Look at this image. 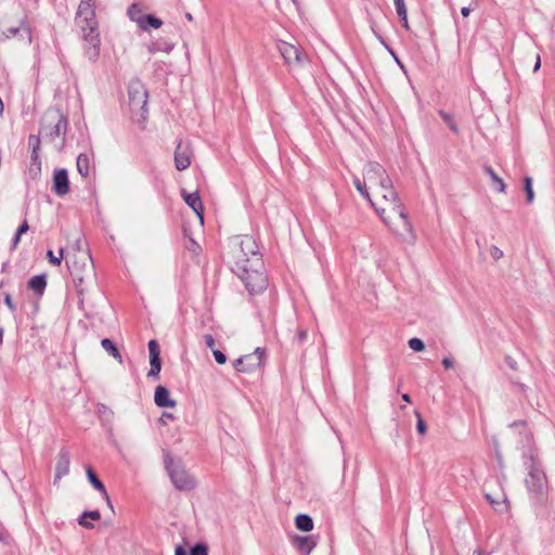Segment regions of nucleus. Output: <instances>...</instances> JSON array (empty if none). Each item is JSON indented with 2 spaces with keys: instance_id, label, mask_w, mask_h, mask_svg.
<instances>
[{
  "instance_id": "obj_1",
  "label": "nucleus",
  "mask_w": 555,
  "mask_h": 555,
  "mask_svg": "<svg viewBox=\"0 0 555 555\" xmlns=\"http://www.w3.org/2000/svg\"><path fill=\"white\" fill-rule=\"evenodd\" d=\"M363 178L353 177V184L365 197L383 222L398 236L414 238L409 214L393 189L392 181L384 167L369 162L363 167Z\"/></svg>"
},
{
  "instance_id": "obj_2",
  "label": "nucleus",
  "mask_w": 555,
  "mask_h": 555,
  "mask_svg": "<svg viewBox=\"0 0 555 555\" xmlns=\"http://www.w3.org/2000/svg\"><path fill=\"white\" fill-rule=\"evenodd\" d=\"M94 8V0H80L76 13V23L81 29L85 41V55L91 62H95L98 60L101 46Z\"/></svg>"
},
{
  "instance_id": "obj_3",
  "label": "nucleus",
  "mask_w": 555,
  "mask_h": 555,
  "mask_svg": "<svg viewBox=\"0 0 555 555\" xmlns=\"http://www.w3.org/2000/svg\"><path fill=\"white\" fill-rule=\"evenodd\" d=\"M230 248L232 271L242 270L248 266L262 267L258 245L251 236L245 235L234 238Z\"/></svg>"
},
{
  "instance_id": "obj_4",
  "label": "nucleus",
  "mask_w": 555,
  "mask_h": 555,
  "mask_svg": "<svg viewBox=\"0 0 555 555\" xmlns=\"http://www.w3.org/2000/svg\"><path fill=\"white\" fill-rule=\"evenodd\" d=\"M66 266L73 276L78 294L81 296L85 292L83 284L91 281L94 276V267L91 255L88 250H79L73 255L66 256Z\"/></svg>"
},
{
  "instance_id": "obj_5",
  "label": "nucleus",
  "mask_w": 555,
  "mask_h": 555,
  "mask_svg": "<svg viewBox=\"0 0 555 555\" xmlns=\"http://www.w3.org/2000/svg\"><path fill=\"white\" fill-rule=\"evenodd\" d=\"M67 119L57 108H49L41 118L40 134L54 141L65 134Z\"/></svg>"
},
{
  "instance_id": "obj_6",
  "label": "nucleus",
  "mask_w": 555,
  "mask_h": 555,
  "mask_svg": "<svg viewBox=\"0 0 555 555\" xmlns=\"http://www.w3.org/2000/svg\"><path fill=\"white\" fill-rule=\"evenodd\" d=\"M233 272L242 280L250 294H258L267 288L268 279L263 272V266H248L242 270H234Z\"/></svg>"
},
{
  "instance_id": "obj_7",
  "label": "nucleus",
  "mask_w": 555,
  "mask_h": 555,
  "mask_svg": "<svg viewBox=\"0 0 555 555\" xmlns=\"http://www.w3.org/2000/svg\"><path fill=\"white\" fill-rule=\"evenodd\" d=\"M525 464L528 469V477L526 478L527 488L535 493L543 492L547 481L538 457L533 453H530L526 457Z\"/></svg>"
},
{
  "instance_id": "obj_8",
  "label": "nucleus",
  "mask_w": 555,
  "mask_h": 555,
  "mask_svg": "<svg viewBox=\"0 0 555 555\" xmlns=\"http://www.w3.org/2000/svg\"><path fill=\"white\" fill-rule=\"evenodd\" d=\"M166 466L170 479L178 490L190 491L195 488V479L185 470L181 464L170 461Z\"/></svg>"
},
{
  "instance_id": "obj_9",
  "label": "nucleus",
  "mask_w": 555,
  "mask_h": 555,
  "mask_svg": "<svg viewBox=\"0 0 555 555\" xmlns=\"http://www.w3.org/2000/svg\"><path fill=\"white\" fill-rule=\"evenodd\" d=\"M129 105L133 112H142V117L145 118L147 112V90L140 80H133L128 87Z\"/></svg>"
},
{
  "instance_id": "obj_10",
  "label": "nucleus",
  "mask_w": 555,
  "mask_h": 555,
  "mask_svg": "<svg viewBox=\"0 0 555 555\" xmlns=\"http://www.w3.org/2000/svg\"><path fill=\"white\" fill-rule=\"evenodd\" d=\"M278 49L289 67H301L307 62L306 53L292 43L281 41L278 44Z\"/></svg>"
},
{
  "instance_id": "obj_11",
  "label": "nucleus",
  "mask_w": 555,
  "mask_h": 555,
  "mask_svg": "<svg viewBox=\"0 0 555 555\" xmlns=\"http://www.w3.org/2000/svg\"><path fill=\"white\" fill-rule=\"evenodd\" d=\"M263 356V349L258 347L253 353H248L236 359L233 363L234 369L240 373L254 372L262 365Z\"/></svg>"
},
{
  "instance_id": "obj_12",
  "label": "nucleus",
  "mask_w": 555,
  "mask_h": 555,
  "mask_svg": "<svg viewBox=\"0 0 555 555\" xmlns=\"http://www.w3.org/2000/svg\"><path fill=\"white\" fill-rule=\"evenodd\" d=\"M52 190L57 196H64L69 192V179L66 169L54 170Z\"/></svg>"
},
{
  "instance_id": "obj_13",
  "label": "nucleus",
  "mask_w": 555,
  "mask_h": 555,
  "mask_svg": "<svg viewBox=\"0 0 555 555\" xmlns=\"http://www.w3.org/2000/svg\"><path fill=\"white\" fill-rule=\"evenodd\" d=\"M149 353L151 370L147 373V376L158 378L159 372L162 370L160 350L157 341L154 339L149 341Z\"/></svg>"
},
{
  "instance_id": "obj_14",
  "label": "nucleus",
  "mask_w": 555,
  "mask_h": 555,
  "mask_svg": "<svg viewBox=\"0 0 555 555\" xmlns=\"http://www.w3.org/2000/svg\"><path fill=\"white\" fill-rule=\"evenodd\" d=\"M70 466V454L69 451L65 448L61 449L55 465V476L54 481L62 479L64 476L69 474Z\"/></svg>"
},
{
  "instance_id": "obj_15",
  "label": "nucleus",
  "mask_w": 555,
  "mask_h": 555,
  "mask_svg": "<svg viewBox=\"0 0 555 555\" xmlns=\"http://www.w3.org/2000/svg\"><path fill=\"white\" fill-rule=\"evenodd\" d=\"M191 165V151L189 145L179 142L175 151V166L178 170H184Z\"/></svg>"
},
{
  "instance_id": "obj_16",
  "label": "nucleus",
  "mask_w": 555,
  "mask_h": 555,
  "mask_svg": "<svg viewBox=\"0 0 555 555\" xmlns=\"http://www.w3.org/2000/svg\"><path fill=\"white\" fill-rule=\"evenodd\" d=\"M181 196L183 197L184 202L188 204L189 207L192 208V210L196 214V216L199 218L201 223H204V207L202 199L197 192L194 193H188L185 190L181 191Z\"/></svg>"
},
{
  "instance_id": "obj_17",
  "label": "nucleus",
  "mask_w": 555,
  "mask_h": 555,
  "mask_svg": "<svg viewBox=\"0 0 555 555\" xmlns=\"http://www.w3.org/2000/svg\"><path fill=\"white\" fill-rule=\"evenodd\" d=\"M154 401L159 408H173L176 401L170 398L168 389L164 386H157L155 389Z\"/></svg>"
},
{
  "instance_id": "obj_18",
  "label": "nucleus",
  "mask_w": 555,
  "mask_h": 555,
  "mask_svg": "<svg viewBox=\"0 0 555 555\" xmlns=\"http://www.w3.org/2000/svg\"><path fill=\"white\" fill-rule=\"evenodd\" d=\"M76 166L79 175L87 178L93 170L92 157L87 153H81L77 156Z\"/></svg>"
},
{
  "instance_id": "obj_19",
  "label": "nucleus",
  "mask_w": 555,
  "mask_h": 555,
  "mask_svg": "<svg viewBox=\"0 0 555 555\" xmlns=\"http://www.w3.org/2000/svg\"><path fill=\"white\" fill-rule=\"evenodd\" d=\"M297 548L305 555H309L317 546V539L313 535L295 537L294 539Z\"/></svg>"
},
{
  "instance_id": "obj_20",
  "label": "nucleus",
  "mask_w": 555,
  "mask_h": 555,
  "mask_svg": "<svg viewBox=\"0 0 555 555\" xmlns=\"http://www.w3.org/2000/svg\"><path fill=\"white\" fill-rule=\"evenodd\" d=\"M127 14L132 22L137 23L139 28H141L142 30H147V26L144 25L145 15L143 14L142 10L137 3H132L128 8Z\"/></svg>"
},
{
  "instance_id": "obj_21",
  "label": "nucleus",
  "mask_w": 555,
  "mask_h": 555,
  "mask_svg": "<svg viewBox=\"0 0 555 555\" xmlns=\"http://www.w3.org/2000/svg\"><path fill=\"white\" fill-rule=\"evenodd\" d=\"M87 476H88V480L90 481V483L102 493V495L105 498L106 502L111 505V500H109L108 493L104 487V483L96 477V475L94 474V472L92 470L91 467H87Z\"/></svg>"
},
{
  "instance_id": "obj_22",
  "label": "nucleus",
  "mask_w": 555,
  "mask_h": 555,
  "mask_svg": "<svg viewBox=\"0 0 555 555\" xmlns=\"http://www.w3.org/2000/svg\"><path fill=\"white\" fill-rule=\"evenodd\" d=\"M173 49V44L169 43L165 40H156L147 44V51L151 54H154L156 52H165L170 53Z\"/></svg>"
},
{
  "instance_id": "obj_23",
  "label": "nucleus",
  "mask_w": 555,
  "mask_h": 555,
  "mask_svg": "<svg viewBox=\"0 0 555 555\" xmlns=\"http://www.w3.org/2000/svg\"><path fill=\"white\" fill-rule=\"evenodd\" d=\"M101 518V514L99 511H88L83 512L78 519V524L87 529H92L94 526L89 520H99Z\"/></svg>"
},
{
  "instance_id": "obj_24",
  "label": "nucleus",
  "mask_w": 555,
  "mask_h": 555,
  "mask_svg": "<svg viewBox=\"0 0 555 555\" xmlns=\"http://www.w3.org/2000/svg\"><path fill=\"white\" fill-rule=\"evenodd\" d=\"M47 286V280L44 275H35L28 282V287L35 293L42 295Z\"/></svg>"
},
{
  "instance_id": "obj_25",
  "label": "nucleus",
  "mask_w": 555,
  "mask_h": 555,
  "mask_svg": "<svg viewBox=\"0 0 555 555\" xmlns=\"http://www.w3.org/2000/svg\"><path fill=\"white\" fill-rule=\"evenodd\" d=\"M295 525L298 530L309 532L313 529V520L309 515L299 514L295 519Z\"/></svg>"
},
{
  "instance_id": "obj_26",
  "label": "nucleus",
  "mask_w": 555,
  "mask_h": 555,
  "mask_svg": "<svg viewBox=\"0 0 555 555\" xmlns=\"http://www.w3.org/2000/svg\"><path fill=\"white\" fill-rule=\"evenodd\" d=\"M485 172L491 178L495 189L500 193H504L506 185L502 178H500L490 166L483 167Z\"/></svg>"
},
{
  "instance_id": "obj_27",
  "label": "nucleus",
  "mask_w": 555,
  "mask_h": 555,
  "mask_svg": "<svg viewBox=\"0 0 555 555\" xmlns=\"http://www.w3.org/2000/svg\"><path fill=\"white\" fill-rule=\"evenodd\" d=\"M102 348L108 352L114 359L118 360L119 362L122 361L121 354L117 347L114 345V343L109 338H103L101 340Z\"/></svg>"
},
{
  "instance_id": "obj_28",
  "label": "nucleus",
  "mask_w": 555,
  "mask_h": 555,
  "mask_svg": "<svg viewBox=\"0 0 555 555\" xmlns=\"http://www.w3.org/2000/svg\"><path fill=\"white\" fill-rule=\"evenodd\" d=\"M47 257L49 259V262L55 267L61 266L62 260L64 259V248H60L57 255H54L52 250H48Z\"/></svg>"
},
{
  "instance_id": "obj_29",
  "label": "nucleus",
  "mask_w": 555,
  "mask_h": 555,
  "mask_svg": "<svg viewBox=\"0 0 555 555\" xmlns=\"http://www.w3.org/2000/svg\"><path fill=\"white\" fill-rule=\"evenodd\" d=\"M524 183H525L524 189H525L526 196H527V203L531 204L534 198V193H533V189H532V179L530 177H525Z\"/></svg>"
},
{
  "instance_id": "obj_30",
  "label": "nucleus",
  "mask_w": 555,
  "mask_h": 555,
  "mask_svg": "<svg viewBox=\"0 0 555 555\" xmlns=\"http://www.w3.org/2000/svg\"><path fill=\"white\" fill-rule=\"evenodd\" d=\"M439 115L440 117L443 119V121L449 126V128L454 132V133H457L459 132V129H457V126L453 119V117L444 112V111H440L439 112Z\"/></svg>"
},
{
  "instance_id": "obj_31",
  "label": "nucleus",
  "mask_w": 555,
  "mask_h": 555,
  "mask_svg": "<svg viewBox=\"0 0 555 555\" xmlns=\"http://www.w3.org/2000/svg\"><path fill=\"white\" fill-rule=\"evenodd\" d=\"M144 25H146L147 27L151 26L155 29H158L162 27L163 21L152 14H147L144 17Z\"/></svg>"
},
{
  "instance_id": "obj_32",
  "label": "nucleus",
  "mask_w": 555,
  "mask_h": 555,
  "mask_svg": "<svg viewBox=\"0 0 555 555\" xmlns=\"http://www.w3.org/2000/svg\"><path fill=\"white\" fill-rule=\"evenodd\" d=\"M393 3L400 21H405V14H408V12L404 0H393Z\"/></svg>"
},
{
  "instance_id": "obj_33",
  "label": "nucleus",
  "mask_w": 555,
  "mask_h": 555,
  "mask_svg": "<svg viewBox=\"0 0 555 555\" xmlns=\"http://www.w3.org/2000/svg\"><path fill=\"white\" fill-rule=\"evenodd\" d=\"M409 347L416 352L423 351L425 345L422 339L413 337L408 341Z\"/></svg>"
},
{
  "instance_id": "obj_34",
  "label": "nucleus",
  "mask_w": 555,
  "mask_h": 555,
  "mask_svg": "<svg viewBox=\"0 0 555 555\" xmlns=\"http://www.w3.org/2000/svg\"><path fill=\"white\" fill-rule=\"evenodd\" d=\"M191 555H208V547L205 544H196L191 548Z\"/></svg>"
},
{
  "instance_id": "obj_35",
  "label": "nucleus",
  "mask_w": 555,
  "mask_h": 555,
  "mask_svg": "<svg viewBox=\"0 0 555 555\" xmlns=\"http://www.w3.org/2000/svg\"><path fill=\"white\" fill-rule=\"evenodd\" d=\"M416 416H417V424H416V428H417V431L418 434L421 435H425L426 430H427V426H426V423L425 421L422 418L421 416V413L420 412H415Z\"/></svg>"
},
{
  "instance_id": "obj_36",
  "label": "nucleus",
  "mask_w": 555,
  "mask_h": 555,
  "mask_svg": "<svg viewBox=\"0 0 555 555\" xmlns=\"http://www.w3.org/2000/svg\"><path fill=\"white\" fill-rule=\"evenodd\" d=\"M31 160L35 164H38V167L40 168V158H39V139H36V145L33 146L31 151Z\"/></svg>"
},
{
  "instance_id": "obj_37",
  "label": "nucleus",
  "mask_w": 555,
  "mask_h": 555,
  "mask_svg": "<svg viewBox=\"0 0 555 555\" xmlns=\"http://www.w3.org/2000/svg\"><path fill=\"white\" fill-rule=\"evenodd\" d=\"M212 354L218 364H224L227 362V356L222 351L214 349Z\"/></svg>"
},
{
  "instance_id": "obj_38",
  "label": "nucleus",
  "mask_w": 555,
  "mask_h": 555,
  "mask_svg": "<svg viewBox=\"0 0 555 555\" xmlns=\"http://www.w3.org/2000/svg\"><path fill=\"white\" fill-rule=\"evenodd\" d=\"M490 255L494 260H499L503 257V251L496 246H491Z\"/></svg>"
},
{
  "instance_id": "obj_39",
  "label": "nucleus",
  "mask_w": 555,
  "mask_h": 555,
  "mask_svg": "<svg viewBox=\"0 0 555 555\" xmlns=\"http://www.w3.org/2000/svg\"><path fill=\"white\" fill-rule=\"evenodd\" d=\"M486 499L489 501V503L493 506L494 509L502 511L501 506L504 504V502L494 500L490 494H486Z\"/></svg>"
},
{
  "instance_id": "obj_40",
  "label": "nucleus",
  "mask_w": 555,
  "mask_h": 555,
  "mask_svg": "<svg viewBox=\"0 0 555 555\" xmlns=\"http://www.w3.org/2000/svg\"><path fill=\"white\" fill-rule=\"evenodd\" d=\"M3 300H4L5 306H7V307L12 311V312H14V311L16 310V307H15V305L13 304L12 298H11V295H10L9 293H5V294H4V298H3Z\"/></svg>"
},
{
  "instance_id": "obj_41",
  "label": "nucleus",
  "mask_w": 555,
  "mask_h": 555,
  "mask_svg": "<svg viewBox=\"0 0 555 555\" xmlns=\"http://www.w3.org/2000/svg\"><path fill=\"white\" fill-rule=\"evenodd\" d=\"M307 336H308V332L305 328L298 330V332L296 334V338H297L298 343H300V344L307 339Z\"/></svg>"
},
{
  "instance_id": "obj_42",
  "label": "nucleus",
  "mask_w": 555,
  "mask_h": 555,
  "mask_svg": "<svg viewBox=\"0 0 555 555\" xmlns=\"http://www.w3.org/2000/svg\"><path fill=\"white\" fill-rule=\"evenodd\" d=\"M204 339H205L207 347L210 348L211 350H214L215 349V338L210 334H207V335H205Z\"/></svg>"
},
{
  "instance_id": "obj_43",
  "label": "nucleus",
  "mask_w": 555,
  "mask_h": 555,
  "mask_svg": "<svg viewBox=\"0 0 555 555\" xmlns=\"http://www.w3.org/2000/svg\"><path fill=\"white\" fill-rule=\"evenodd\" d=\"M29 230V225H28V222L26 220H24L22 222V224L18 227L16 233L20 234V235H23L24 233H26L27 231Z\"/></svg>"
},
{
  "instance_id": "obj_44",
  "label": "nucleus",
  "mask_w": 555,
  "mask_h": 555,
  "mask_svg": "<svg viewBox=\"0 0 555 555\" xmlns=\"http://www.w3.org/2000/svg\"><path fill=\"white\" fill-rule=\"evenodd\" d=\"M442 364L447 370H449L453 366V361L450 358H443Z\"/></svg>"
},
{
  "instance_id": "obj_45",
  "label": "nucleus",
  "mask_w": 555,
  "mask_h": 555,
  "mask_svg": "<svg viewBox=\"0 0 555 555\" xmlns=\"http://www.w3.org/2000/svg\"><path fill=\"white\" fill-rule=\"evenodd\" d=\"M21 236H22V235H20V234H17V233H15V235H14V237H13V240H12V248H13V249L17 247V245H18V243H20V241H21Z\"/></svg>"
},
{
  "instance_id": "obj_46",
  "label": "nucleus",
  "mask_w": 555,
  "mask_h": 555,
  "mask_svg": "<svg viewBox=\"0 0 555 555\" xmlns=\"http://www.w3.org/2000/svg\"><path fill=\"white\" fill-rule=\"evenodd\" d=\"M188 248L190 250H192V251H196V249H198L199 246L197 245V243L193 238H191Z\"/></svg>"
},
{
  "instance_id": "obj_47",
  "label": "nucleus",
  "mask_w": 555,
  "mask_h": 555,
  "mask_svg": "<svg viewBox=\"0 0 555 555\" xmlns=\"http://www.w3.org/2000/svg\"><path fill=\"white\" fill-rule=\"evenodd\" d=\"M540 67H541V56H540V54H537L533 72H538L540 69Z\"/></svg>"
},
{
  "instance_id": "obj_48",
  "label": "nucleus",
  "mask_w": 555,
  "mask_h": 555,
  "mask_svg": "<svg viewBox=\"0 0 555 555\" xmlns=\"http://www.w3.org/2000/svg\"><path fill=\"white\" fill-rule=\"evenodd\" d=\"M175 555H186L185 550L183 548V546L178 545L176 547V550H175Z\"/></svg>"
},
{
  "instance_id": "obj_49",
  "label": "nucleus",
  "mask_w": 555,
  "mask_h": 555,
  "mask_svg": "<svg viewBox=\"0 0 555 555\" xmlns=\"http://www.w3.org/2000/svg\"><path fill=\"white\" fill-rule=\"evenodd\" d=\"M78 249H79V250H83V249H82V247H81V240H80V238L76 240V242H75V244H74V250H75V253H78Z\"/></svg>"
},
{
  "instance_id": "obj_50",
  "label": "nucleus",
  "mask_w": 555,
  "mask_h": 555,
  "mask_svg": "<svg viewBox=\"0 0 555 555\" xmlns=\"http://www.w3.org/2000/svg\"><path fill=\"white\" fill-rule=\"evenodd\" d=\"M386 48L389 50L390 54L393 56V59L396 60V63L399 64L400 67H403L402 63L400 62V60L397 57V55L395 54V52L386 46Z\"/></svg>"
},
{
  "instance_id": "obj_51",
  "label": "nucleus",
  "mask_w": 555,
  "mask_h": 555,
  "mask_svg": "<svg viewBox=\"0 0 555 555\" xmlns=\"http://www.w3.org/2000/svg\"><path fill=\"white\" fill-rule=\"evenodd\" d=\"M461 14H462L464 17H467V16L470 14V9H469V8H462V10H461Z\"/></svg>"
},
{
  "instance_id": "obj_52",
  "label": "nucleus",
  "mask_w": 555,
  "mask_h": 555,
  "mask_svg": "<svg viewBox=\"0 0 555 555\" xmlns=\"http://www.w3.org/2000/svg\"><path fill=\"white\" fill-rule=\"evenodd\" d=\"M402 400L410 403L411 402V397L408 395V393H403L402 395Z\"/></svg>"
},
{
  "instance_id": "obj_53",
  "label": "nucleus",
  "mask_w": 555,
  "mask_h": 555,
  "mask_svg": "<svg viewBox=\"0 0 555 555\" xmlns=\"http://www.w3.org/2000/svg\"><path fill=\"white\" fill-rule=\"evenodd\" d=\"M3 334H4V330L3 327H0V346L2 345L3 343Z\"/></svg>"
},
{
  "instance_id": "obj_54",
  "label": "nucleus",
  "mask_w": 555,
  "mask_h": 555,
  "mask_svg": "<svg viewBox=\"0 0 555 555\" xmlns=\"http://www.w3.org/2000/svg\"><path fill=\"white\" fill-rule=\"evenodd\" d=\"M506 361L512 369H515V362L512 361L509 357L506 359Z\"/></svg>"
},
{
  "instance_id": "obj_55",
  "label": "nucleus",
  "mask_w": 555,
  "mask_h": 555,
  "mask_svg": "<svg viewBox=\"0 0 555 555\" xmlns=\"http://www.w3.org/2000/svg\"><path fill=\"white\" fill-rule=\"evenodd\" d=\"M401 22H402L403 27L409 28L408 14H405V21H401Z\"/></svg>"
},
{
  "instance_id": "obj_56",
  "label": "nucleus",
  "mask_w": 555,
  "mask_h": 555,
  "mask_svg": "<svg viewBox=\"0 0 555 555\" xmlns=\"http://www.w3.org/2000/svg\"><path fill=\"white\" fill-rule=\"evenodd\" d=\"M36 139L35 137H30L29 138V144H31L33 146L36 145Z\"/></svg>"
},
{
  "instance_id": "obj_57",
  "label": "nucleus",
  "mask_w": 555,
  "mask_h": 555,
  "mask_svg": "<svg viewBox=\"0 0 555 555\" xmlns=\"http://www.w3.org/2000/svg\"><path fill=\"white\" fill-rule=\"evenodd\" d=\"M10 33L15 36L18 33V29L12 28V29H10Z\"/></svg>"
},
{
  "instance_id": "obj_58",
  "label": "nucleus",
  "mask_w": 555,
  "mask_h": 555,
  "mask_svg": "<svg viewBox=\"0 0 555 555\" xmlns=\"http://www.w3.org/2000/svg\"><path fill=\"white\" fill-rule=\"evenodd\" d=\"M525 425L524 421L515 422L512 426Z\"/></svg>"
},
{
  "instance_id": "obj_59",
  "label": "nucleus",
  "mask_w": 555,
  "mask_h": 555,
  "mask_svg": "<svg viewBox=\"0 0 555 555\" xmlns=\"http://www.w3.org/2000/svg\"><path fill=\"white\" fill-rule=\"evenodd\" d=\"M163 416H164V417H166V418H172V415H171V414H168V413H164V415H163Z\"/></svg>"
},
{
  "instance_id": "obj_60",
  "label": "nucleus",
  "mask_w": 555,
  "mask_h": 555,
  "mask_svg": "<svg viewBox=\"0 0 555 555\" xmlns=\"http://www.w3.org/2000/svg\"><path fill=\"white\" fill-rule=\"evenodd\" d=\"M473 555H483V554H482V552H480V551H475V552L473 553Z\"/></svg>"
},
{
  "instance_id": "obj_61",
  "label": "nucleus",
  "mask_w": 555,
  "mask_h": 555,
  "mask_svg": "<svg viewBox=\"0 0 555 555\" xmlns=\"http://www.w3.org/2000/svg\"><path fill=\"white\" fill-rule=\"evenodd\" d=\"M186 18H188L189 21H192V15H191L190 13H188V14H186Z\"/></svg>"
}]
</instances>
